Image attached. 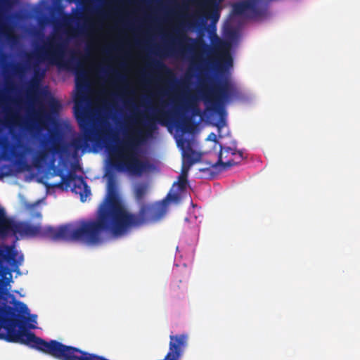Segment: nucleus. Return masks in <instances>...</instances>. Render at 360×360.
I'll use <instances>...</instances> for the list:
<instances>
[{
    "mask_svg": "<svg viewBox=\"0 0 360 360\" xmlns=\"http://www.w3.org/2000/svg\"><path fill=\"white\" fill-rule=\"evenodd\" d=\"M166 200L158 205H143L138 214L127 211L119 195L116 182L110 179L108 183V196L101 205L96 219L78 221L89 245L99 244L103 232H108L118 238L126 235L131 228L139 227L160 219L165 213Z\"/></svg>",
    "mask_w": 360,
    "mask_h": 360,
    "instance_id": "obj_1",
    "label": "nucleus"
},
{
    "mask_svg": "<svg viewBox=\"0 0 360 360\" xmlns=\"http://www.w3.org/2000/svg\"><path fill=\"white\" fill-rule=\"evenodd\" d=\"M164 103L156 109L153 117H147L142 127L132 130L129 136L110 151V165L116 171L141 176L153 169L147 159H141L138 147L150 138L157 129V123L166 125L173 118V112L163 108Z\"/></svg>",
    "mask_w": 360,
    "mask_h": 360,
    "instance_id": "obj_2",
    "label": "nucleus"
},
{
    "mask_svg": "<svg viewBox=\"0 0 360 360\" xmlns=\"http://www.w3.org/2000/svg\"><path fill=\"white\" fill-rule=\"evenodd\" d=\"M14 308L8 307L5 316H0V339L8 342L20 343L44 353L46 341L25 328L26 316L30 315L27 306L14 302Z\"/></svg>",
    "mask_w": 360,
    "mask_h": 360,
    "instance_id": "obj_3",
    "label": "nucleus"
},
{
    "mask_svg": "<svg viewBox=\"0 0 360 360\" xmlns=\"http://www.w3.org/2000/svg\"><path fill=\"white\" fill-rule=\"evenodd\" d=\"M15 233L21 236L49 238L54 241L80 242L89 245V241L77 221L60 225L57 228L52 226L42 227L28 222L17 223Z\"/></svg>",
    "mask_w": 360,
    "mask_h": 360,
    "instance_id": "obj_4",
    "label": "nucleus"
},
{
    "mask_svg": "<svg viewBox=\"0 0 360 360\" xmlns=\"http://www.w3.org/2000/svg\"><path fill=\"white\" fill-rule=\"evenodd\" d=\"M74 114L82 132L81 134L74 137L70 143L75 152L89 148L90 143H97L103 139L107 134V131L94 126L89 112L77 98L75 101Z\"/></svg>",
    "mask_w": 360,
    "mask_h": 360,
    "instance_id": "obj_5",
    "label": "nucleus"
},
{
    "mask_svg": "<svg viewBox=\"0 0 360 360\" xmlns=\"http://www.w3.org/2000/svg\"><path fill=\"white\" fill-rule=\"evenodd\" d=\"M169 44L164 48L167 56H185L196 51L203 53L210 50V46L202 38H192L176 27L168 35Z\"/></svg>",
    "mask_w": 360,
    "mask_h": 360,
    "instance_id": "obj_6",
    "label": "nucleus"
},
{
    "mask_svg": "<svg viewBox=\"0 0 360 360\" xmlns=\"http://www.w3.org/2000/svg\"><path fill=\"white\" fill-rule=\"evenodd\" d=\"M239 94L237 86L228 78L206 86L202 90L204 102L213 108L220 106L232 98L238 97Z\"/></svg>",
    "mask_w": 360,
    "mask_h": 360,
    "instance_id": "obj_7",
    "label": "nucleus"
},
{
    "mask_svg": "<svg viewBox=\"0 0 360 360\" xmlns=\"http://www.w3.org/2000/svg\"><path fill=\"white\" fill-rule=\"evenodd\" d=\"M177 146L181 150L182 166L178 181L173 184V187L178 186L180 191H184L188 184V174L191 167L201 160L202 154L193 148V140L181 137L176 141Z\"/></svg>",
    "mask_w": 360,
    "mask_h": 360,
    "instance_id": "obj_8",
    "label": "nucleus"
},
{
    "mask_svg": "<svg viewBox=\"0 0 360 360\" xmlns=\"http://www.w3.org/2000/svg\"><path fill=\"white\" fill-rule=\"evenodd\" d=\"M242 151L237 150L235 148L223 147L220 146V151L218 155V160L215 163L210 162H205L206 167L199 169L200 172L210 171L212 172H221L230 167L238 165L243 160Z\"/></svg>",
    "mask_w": 360,
    "mask_h": 360,
    "instance_id": "obj_9",
    "label": "nucleus"
},
{
    "mask_svg": "<svg viewBox=\"0 0 360 360\" xmlns=\"http://www.w3.org/2000/svg\"><path fill=\"white\" fill-rule=\"evenodd\" d=\"M66 48V43L53 37L49 39L47 43L37 50L35 56L40 60H47L50 63L60 66L63 65Z\"/></svg>",
    "mask_w": 360,
    "mask_h": 360,
    "instance_id": "obj_10",
    "label": "nucleus"
},
{
    "mask_svg": "<svg viewBox=\"0 0 360 360\" xmlns=\"http://www.w3.org/2000/svg\"><path fill=\"white\" fill-rule=\"evenodd\" d=\"M264 0H243L232 6V13L236 15H244L251 19H256L266 15L267 5Z\"/></svg>",
    "mask_w": 360,
    "mask_h": 360,
    "instance_id": "obj_11",
    "label": "nucleus"
},
{
    "mask_svg": "<svg viewBox=\"0 0 360 360\" xmlns=\"http://www.w3.org/2000/svg\"><path fill=\"white\" fill-rule=\"evenodd\" d=\"M58 175L61 178L60 181L53 184V187L63 190L71 188L72 192L80 195L82 202L85 200L87 195L90 194V190L82 176H78L72 172H70L68 174H58Z\"/></svg>",
    "mask_w": 360,
    "mask_h": 360,
    "instance_id": "obj_12",
    "label": "nucleus"
},
{
    "mask_svg": "<svg viewBox=\"0 0 360 360\" xmlns=\"http://www.w3.org/2000/svg\"><path fill=\"white\" fill-rule=\"evenodd\" d=\"M223 0H198L196 2L198 10L196 17L201 19L202 25L207 20H211V26L215 28L216 24L220 18L221 6Z\"/></svg>",
    "mask_w": 360,
    "mask_h": 360,
    "instance_id": "obj_13",
    "label": "nucleus"
},
{
    "mask_svg": "<svg viewBox=\"0 0 360 360\" xmlns=\"http://www.w3.org/2000/svg\"><path fill=\"white\" fill-rule=\"evenodd\" d=\"M214 49L219 52V63L217 65L219 71H222L224 67L229 68L233 65V59L229 51V44L221 40L214 34L212 38Z\"/></svg>",
    "mask_w": 360,
    "mask_h": 360,
    "instance_id": "obj_14",
    "label": "nucleus"
},
{
    "mask_svg": "<svg viewBox=\"0 0 360 360\" xmlns=\"http://www.w3.org/2000/svg\"><path fill=\"white\" fill-rule=\"evenodd\" d=\"M50 139L52 141V144L50 147L47 146L48 141L46 139H44L41 141L43 148L39 150L33 158V162L35 166H39L49 158L50 153L56 154L61 152V146L59 141L55 139V136L53 134L51 135Z\"/></svg>",
    "mask_w": 360,
    "mask_h": 360,
    "instance_id": "obj_15",
    "label": "nucleus"
},
{
    "mask_svg": "<svg viewBox=\"0 0 360 360\" xmlns=\"http://www.w3.org/2000/svg\"><path fill=\"white\" fill-rule=\"evenodd\" d=\"M13 0H0V37H4L11 45H15L18 42V37L13 30L2 22L4 17L3 8L11 6Z\"/></svg>",
    "mask_w": 360,
    "mask_h": 360,
    "instance_id": "obj_16",
    "label": "nucleus"
},
{
    "mask_svg": "<svg viewBox=\"0 0 360 360\" xmlns=\"http://www.w3.org/2000/svg\"><path fill=\"white\" fill-rule=\"evenodd\" d=\"M148 186L147 184H139L135 188V190H134L135 198H136V201L139 203L141 204V207L143 205H146L143 202L145 196L146 195V194L148 193ZM178 199H179V195L177 193L172 194L171 193H169L167 195V198L165 200H163L162 202L156 203V204H150V205H154V206H158V205L163 203V202L165 200H166L165 207V212H166V208H167L169 201H175V200H177ZM165 214V213H164V214Z\"/></svg>",
    "mask_w": 360,
    "mask_h": 360,
    "instance_id": "obj_17",
    "label": "nucleus"
},
{
    "mask_svg": "<svg viewBox=\"0 0 360 360\" xmlns=\"http://www.w3.org/2000/svg\"><path fill=\"white\" fill-rule=\"evenodd\" d=\"M49 120V115L44 110H39L34 112L33 118L27 122V129L30 131L34 129H43Z\"/></svg>",
    "mask_w": 360,
    "mask_h": 360,
    "instance_id": "obj_18",
    "label": "nucleus"
},
{
    "mask_svg": "<svg viewBox=\"0 0 360 360\" xmlns=\"http://www.w3.org/2000/svg\"><path fill=\"white\" fill-rule=\"evenodd\" d=\"M17 224L6 217L4 210L0 209V235L6 236L11 232L15 233Z\"/></svg>",
    "mask_w": 360,
    "mask_h": 360,
    "instance_id": "obj_19",
    "label": "nucleus"
},
{
    "mask_svg": "<svg viewBox=\"0 0 360 360\" xmlns=\"http://www.w3.org/2000/svg\"><path fill=\"white\" fill-rule=\"evenodd\" d=\"M149 67L158 71V72L162 73L167 76H173L171 70L162 61L153 60L151 63L149 64Z\"/></svg>",
    "mask_w": 360,
    "mask_h": 360,
    "instance_id": "obj_20",
    "label": "nucleus"
},
{
    "mask_svg": "<svg viewBox=\"0 0 360 360\" xmlns=\"http://www.w3.org/2000/svg\"><path fill=\"white\" fill-rule=\"evenodd\" d=\"M18 255L17 251L13 247L6 248V259L8 262H11L16 264H20L23 260V257L21 255L19 257V260H15V257Z\"/></svg>",
    "mask_w": 360,
    "mask_h": 360,
    "instance_id": "obj_21",
    "label": "nucleus"
},
{
    "mask_svg": "<svg viewBox=\"0 0 360 360\" xmlns=\"http://www.w3.org/2000/svg\"><path fill=\"white\" fill-rule=\"evenodd\" d=\"M183 131H189L191 129L192 121L189 117H182L181 119L178 122L177 125Z\"/></svg>",
    "mask_w": 360,
    "mask_h": 360,
    "instance_id": "obj_22",
    "label": "nucleus"
},
{
    "mask_svg": "<svg viewBox=\"0 0 360 360\" xmlns=\"http://www.w3.org/2000/svg\"><path fill=\"white\" fill-rule=\"evenodd\" d=\"M80 15V14H77L75 16L67 15L63 19V25L67 27L70 26L75 20H79Z\"/></svg>",
    "mask_w": 360,
    "mask_h": 360,
    "instance_id": "obj_23",
    "label": "nucleus"
},
{
    "mask_svg": "<svg viewBox=\"0 0 360 360\" xmlns=\"http://www.w3.org/2000/svg\"><path fill=\"white\" fill-rule=\"evenodd\" d=\"M49 107L53 112H58L61 105L57 100L52 98L49 102Z\"/></svg>",
    "mask_w": 360,
    "mask_h": 360,
    "instance_id": "obj_24",
    "label": "nucleus"
},
{
    "mask_svg": "<svg viewBox=\"0 0 360 360\" xmlns=\"http://www.w3.org/2000/svg\"><path fill=\"white\" fill-rule=\"evenodd\" d=\"M188 108H189L192 110L193 115H195L200 114L199 108L197 107L195 104L191 103L188 105Z\"/></svg>",
    "mask_w": 360,
    "mask_h": 360,
    "instance_id": "obj_25",
    "label": "nucleus"
},
{
    "mask_svg": "<svg viewBox=\"0 0 360 360\" xmlns=\"http://www.w3.org/2000/svg\"><path fill=\"white\" fill-rule=\"evenodd\" d=\"M18 162L20 165H26V162L23 160H19Z\"/></svg>",
    "mask_w": 360,
    "mask_h": 360,
    "instance_id": "obj_26",
    "label": "nucleus"
},
{
    "mask_svg": "<svg viewBox=\"0 0 360 360\" xmlns=\"http://www.w3.org/2000/svg\"><path fill=\"white\" fill-rule=\"evenodd\" d=\"M193 25H199V23H198V19H196V20H195V21L193 22Z\"/></svg>",
    "mask_w": 360,
    "mask_h": 360,
    "instance_id": "obj_27",
    "label": "nucleus"
},
{
    "mask_svg": "<svg viewBox=\"0 0 360 360\" xmlns=\"http://www.w3.org/2000/svg\"><path fill=\"white\" fill-rule=\"evenodd\" d=\"M35 319H36V316H33L30 319V321H34V322H35Z\"/></svg>",
    "mask_w": 360,
    "mask_h": 360,
    "instance_id": "obj_28",
    "label": "nucleus"
},
{
    "mask_svg": "<svg viewBox=\"0 0 360 360\" xmlns=\"http://www.w3.org/2000/svg\"><path fill=\"white\" fill-rule=\"evenodd\" d=\"M36 35L43 36V34L40 32H37Z\"/></svg>",
    "mask_w": 360,
    "mask_h": 360,
    "instance_id": "obj_29",
    "label": "nucleus"
},
{
    "mask_svg": "<svg viewBox=\"0 0 360 360\" xmlns=\"http://www.w3.org/2000/svg\"><path fill=\"white\" fill-rule=\"evenodd\" d=\"M115 74H116V76H117L119 79H123V78H124L122 76H121V75H118V74H117V73H115Z\"/></svg>",
    "mask_w": 360,
    "mask_h": 360,
    "instance_id": "obj_30",
    "label": "nucleus"
},
{
    "mask_svg": "<svg viewBox=\"0 0 360 360\" xmlns=\"http://www.w3.org/2000/svg\"><path fill=\"white\" fill-rule=\"evenodd\" d=\"M32 86L33 87H34V86H37H37H38V85H37V84H36V85H35L34 84H32Z\"/></svg>",
    "mask_w": 360,
    "mask_h": 360,
    "instance_id": "obj_31",
    "label": "nucleus"
}]
</instances>
